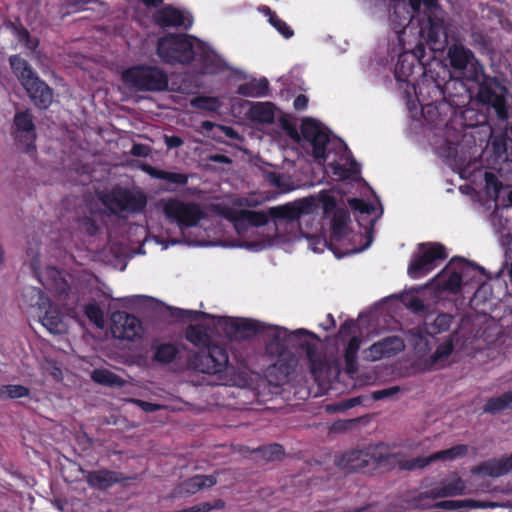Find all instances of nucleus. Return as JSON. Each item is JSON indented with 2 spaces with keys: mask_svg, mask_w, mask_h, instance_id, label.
Instances as JSON below:
<instances>
[{
  "mask_svg": "<svg viewBox=\"0 0 512 512\" xmlns=\"http://www.w3.org/2000/svg\"><path fill=\"white\" fill-rule=\"evenodd\" d=\"M189 367L193 370L213 376V385H226L228 382L229 355L227 349L212 343L192 354L188 359Z\"/></svg>",
  "mask_w": 512,
  "mask_h": 512,
  "instance_id": "obj_1",
  "label": "nucleus"
},
{
  "mask_svg": "<svg viewBox=\"0 0 512 512\" xmlns=\"http://www.w3.org/2000/svg\"><path fill=\"white\" fill-rule=\"evenodd\" d=\"M195 41L196 37L189 34L168 33L158 39L156 53L166 64L186 66L195 59Z\"/></svg>",
  "mask_w": 512,
  "mask_h": 512,
  "instance_id": "obj_2",
  "label": "nucleus"
},
{
  "mask_svg": "<svg viewBox=\"0 0 512 512\" xmlns=\"http://www.w3.org/2000/svg\"><path fill=\"white\" fill-rule=\"evenodd\" d=\"M122 80L130 88L141 92H163L168 89L167 73L158 66L138 64L126 69Z\"/></svg>",
  "mask_w": 512,
  "mask_h": 512,
  "instance_id": "obj_3",
  "label": "nucleus"
},
{
  "mask_svg": "<svg viewBox=\"0 0 512 512\" xmlns=\"http://www.w3.org/2000/svg\"><path fill=\"white\" fill-rule=\"evenodd\" d=\"M100 200L111 214L120 212L141 214L148 203L147 195L142 189H130L118 185L103 194Z\"/></svg>",
  "mask_w": 512,
  "mask_h": 512,
  "instance_id": "obj_4",
  "label": "nucleus"
},
{
  "mask_svg": "<svg viewBox=\"0 0 512 512\" xmlns=\"http://www.w3.org/2000/svg\"><path fill=\"white\" fill-rule=\"evenodd\" d=\"M268 340L265 344V352L271 357L277 358L275 365H279L280 369H283L288 374L290 368L295 365V361L291 359L290 364L284 365L282 361L286 360L288 356L287 352V341L296 339L302 340V337L311 336L316 337V335L304 328H300L295 330L294 332H289L287 329L279 328V327H267L264 333Z\"/></svg>",
  "mask_w": 512,
  "mask_h": 512,
  "instance_id": "obj_5",
  "label": "nucleus"
},
{
  "mask_svg": "<svg viewBox=\"0 0 512 512\" xmlns=\"http://www.w3.org/2000/svg\"><path fill=\"white\" fill-rule=\"evenodd\" d=\"M390 454L384 451L383 445L368 446L365 449L350 450L335 460L336 465L348 472L368 471L377 465L387 462Z\"/></svg>",
  "mask_w": 512,
  "mask_h": 512,
  "instance_id": "obj_6",
  "label": "nucleus"
},
{
  "mask_svg": "<svg viewBox=\"0 0 512 512\" xmlns=\"http://www.w3.org/2000/svg\"><path fill=\"white\" fill-rule=\"evenodd\" d=\"M25 296L31 300V306L37 307L38 316L41 324L53 334H60L65 330L63 315L57 305L43 290L37 287H29L25 291Z\"/></svg>",
  "mask_w": 512,
  "mask_h": 512,
  "instance_id": "obj_7",
  "label": "nucleus"
},
{
  "mask_svg": "<svg viewBox=\"0 0 512 512\" xmlns=\"http://www.w3.org/2000/svg\"><path fill=\"white\" fill-rule=\"evenodd\" d=\"M163 213L167 220L176 223L179 227H195L205 217L199 204L185 202L177 198L168 199L163 206Z\"/></svg>",
  "mask_w": 512,
  "mask_h": 512,
  "instance_id": "obj_8",
  "label": "nucleus"
},
{
  "mask_svg": "<svg viewBox=\"0 0 512 512\" xmlns=\"http://www.w3.org/2000/svg\"><path fill=\"white\" fill-rule=\"evenodd\" d=\"M418 255H415L408 266V274L411 278L417 279L431 272L436 261L447 258V252L444 245L436 242L419 244Z\"/></svg>",
  "mask_w": 512,
  "mask_h": 512,
  "instance_id": "obj_9",
  "label": "nucleus"
},
{
  "mask_svg": "<svg viewBox=\"0 0 512 512\" xmlns=\"http://www.w3.org/2000/svg\"><path fill=\"white\" fill-rule=\"evenodd\" d=\"M13 137L18 149L26 154L36 151L37 138L34 116L29 109L16 112L13 118Z\"/></svg>",
  "mask_w": 512,
  "mask_h": 512,
  "instance_id": "obj_10",
  "label": "nucleus"
},
{
  "mask_svg": "<svg viewBox=\"0 0 512 512\" xmlns=\"http://www.w3.org/2000/svg\"><path fill=\"white\" fill-rule=\"evenodd\" d=\"M225 336L232 341L249 340L264 333L266 325L247 318L222 317L218 322Z\"/></svg>",
  "mask_w": 512,
  "mask_h": 512,
  "instance_id": "obj_11",
  "label": "nucleus"
},
{
  "mask_svg": "<svg viewBox=\"0 0 512 512\" xmlns=\"http://www.w3.org/2000/svg\"><path fill=\"white\" fill-rule=\"evenodd\" d=\"M470 263L462 257H453L434 278L435 287L450 294H457L462 287V276Z\"/></svg>",
  "mask_w": 512,
  "mask_h": 512,
  "instance_id": "obj_12",
  "label": "nucleus"
},
{
  "mask_svg": "<svg viewBox=\"0 0 512 512\" xmlns=\"http://www.w3.org/2000/svg\"><path fill=\"white\" fill-rule=\"evenodd\" d=\"M111 332L115 338L134 341L142 336V323L132 314L117 311L111 315Z\"/></svg>",
  "mask_w": 512,
  "mask_h": 512,
  "instance_id": "obj_13",
  "label": "nucleus"
},
{
  "mask_svg": "<svg viewBox=\"0 0 512 512\" xmlns=\"http://www.w3.org/2000/svg\"><path fill=\"white\" fill-rule=\"evenodd\" d=\"M301 133L303 138L311 143L313 157L316 160H326V150L330 137L323 130L321 124L312 118H307L301 124Z\"/></svg>",
  "mask_w": 512,
  "mask_h": 512,
  "instance_id": "obj_14",
  "label": "nucleus"
},
{
  "mask_svg": "<svg viewBox=\"0 0 512 512\" xmlns=\"http://www.w3.org/2000/svg\"><path fill=\"white\" fill-rule=\"evenodd\" d=\"M468 453V446L465 444H458L451 448L435 452L427 457H416L409 460H404L399 463V468L402 470L422 469L429 465L431 462L437 460H455L466 456Z\"/></svg>",
  "mask_w": 512,
  "mask_h": 512,
  "instance_id": "obj_15",
  "label": "nucleus"
},
{
  "mask_svg": "<svg viewBox=\"0 0 512 512\" xmlns=\"http://www.w3.org/2000/svg\"><path fill=\"white\" fill-rule=\"evenodd\" d=\"M195 61L202 74H216L225 68L224 60L205 42L196 38L194 48Z\"/></svg>",
  "mask_w": 512,
  "mask_h": 512,
  "instance_id": "obj_16",
  "label": "nucleus"
},
{
  "mask_svg": "<svg viewBox=\"0 0 512 512\" xmlns=\"http://www.w3.org/2000/svg\"><path fill=\"white\" fill-rule=\"evenodd\" d=\"M450 66L456 71H463L471 67V78L478 76V68L482 69L474 53L461 43H453L447 51Z\"/></svg>",
  "mask_w": 512,
  "mask_h": 512,
  "instance_id": "obj_17",
  "label": "nucleus"
},
{
  "mask_svg": "<svg viewBox=\"0 0 512 512\" xmlns=\"http://www.w3.org/2000/svg\"><path fill=\"white\" fill-rule=\"evenodd\" d=\"M420 36L431 46L442 44L447 40L444 15L432 13L420 20Z\"/></svg>",
  "mask_w": 512,
  "mask_h": 512,
  "instance_id": "obj_18",
  "label": "nucleus"
},
{
  "mask_svg": "<svg viewBox=\"0 0 512 512\" xmlns=\"http://www.w3.org/2000/svg\"><path fill=\"white\" fill-rule=\"evenodd\" d=\"M492 84H497L496 78L480 83L477 99L480 103L493 107L497 116L504 119L508 114L506 98L504 95L497 93Z\"/></svg>",
  "mask_w": 512,
  "mask_h": 512,
  "instance_id": "obj_19",
  "label": "nucleus"
},
{
  "mask_svg": "<svg viewBox=\"0 0 512 512\" xmlns=\"http://www.w3.org/2000/svg\"><path fill=\"white\" fill-rule=\"evenodd\" d=\"M31 102L39 110L48 109L54 98L53 89L38 75L22 86Z\"/></svg>",
  "mask_w": 512,
  "mask_h": 512,
  "instance_id": "obj_20",
  "label": "nucleus"
},
{
  "mask_svg": "<svg viewBox=\"0 0 512 512\" xmlns=\"http://www.w3.org/2000/svg\"><path fill=\"white\" fill-rule=\"evenodd\" d=\"M154 22L161 28L175 27L188 30L193 24L191 17L172 5H166L153 15Z\"/></svg>",
  "mask_w": 512,
  "mask_h": 512,
  "instance_id": "obj_21",
  "label": "nucleus"
},
{
  "mask_svg": "<svg viewBox=\"0 0 512 512\" xmlns=\"http://www.w3.org/2000/svg\"><path fill=\"white\" fill-rule=\"evenodd\" d=\"M85 480L91 488L105 491L116 484L127 482L130 478L124 476L121 472L102 468L89 471L85 476Z\"/></svg>",
  "mask_w": 512,
  "mask_h": 512,
  "instance_id": "obj_22",
  "label": "nucleus"
},
{
  "mask_svg": "<svg viewBox=\"0 0 512 512\" xmlns=\"http://www.w3.org/2000/svg\"><path fill=\"white\" fill-rule=\"evenodd\" d=\"M404 342L398 336H388L373 343L366 351V358L377 361L385 357H391L404 349Z\"/></svg>",
  "mask_w": 512,
  "mask_h": 512,
  "instance_id": "obj_23",
  "label": "nucleus"
},
{
  "mask_svg": "<svg viewBox=\"0 0 512 512\" xmlns=\"http://www.w3.org/2000/svg\"><path fill=\"white\" fill-rule=\"evenodd\" d=\"M310 203L304 199L299 204H284L269 209V216L273 219H280L293 222L300 218L303 213L308 212Z\"/></svg>",
  "mask_w": 512,
  "mask_h": 512,
  "instance_id": "obj_24",
  "label": "nucleus"
},
{
  "mask_svg": "<svg viewBox=\"0 0 512 512\" xmlns=\"http://www.w3.org/2000/svg\"><path fill=\"white\" fill-rule=\"evenodd\" d=\"M142 170L154 179L164 180L167 184L175 186L166 187L167 191H174L176 187H183L188 183V175L185 173L161 170L149 164L144 165Z\"/></svg>",
  "mask_w": 512,
  "mask_h": 512,
  "instance_id": "obj_25",
  "label": "nucleus"
},
{
  "mask_svg": "<svg viewBox=\"0 0 512 512\" xmlns=\"http://www.w3.org/2000/svg\"><path fill=\"white\" fill-rule=\"evenodd\" d=\"M421 70L419 61L415 54L410 52L401 53L395 65V78L399 82H409V78L414 74V70Z\"/></svg>",
  "mask_w": 512,
  "mask_h": 512,
  "instance_id": "obj_26",
  "label": "nucleus"
},
{
  "mask_svg": "<svg viewBox=\"0 0 512 512\" xmlns=\"http://www.w3.org/2000/svg\"><path fill=\"white\" fill-rule=\"evenodd\" d=\"M227 218L235 223H248L255 227H262L268 223L269 215L263 211L247 209L229 210Z\"/></svg>",
  "mask_w": 512,
  "mask_h": 512,
  "instance_id": "obj_27",
  "label": "nucleus"
},
{
  "mask_svg": "<svg viewBox=\"0 0 512 512\" xmlns=\"http://www.w3.org/2000/svg\"><path fill=\"white\" fill-rule=\"evenodd\" d=\"M349 221L350 214L346 209H337L334 212L331 224V241L341 242L348 237L350 233L348 226Z\"/></svg>",
  "mask_w": 512,
  "mask_h": 512,
  "instance_id": "obj_28",
  "label": "nucleus"
},
{
  "mask_svg": "<svg viewBox=\"0 0 512 512\" xmlns=\"http://www.w3.org/2000/svg\"><path fill=\"white\" fill-rule=\"evenodd\" d=\"M466 485L461 478H456L441 487L435 488L429 492L422 493L420 499L423 498H445L464 494Z\"/></svg>",
  "mask_w": 512,
  "mask_h": 512,
  "instance_id": "obj_29",
  "label": "nucleus"
},
{
  "mask_svg": "<svg viewBox=\"0 0 512 512\" xmlns=\"http://www.w3.org/2000/svg\"><path fill=\"white\" fill-rule=\"evenodd\" d=\"M9 65L22 86L38 75L29 62L18 54L9 57Z\"/></svg>",
  "mask_w": 512,
  "mask_h": 512,
  "instance_id": "obj_30",
  "label": "nucleus"
},
{
  "mask_svg": "<svg viewBox=\"0 0 512 512\" xmlns=\"http://www.w3.org/2000/svg\"><path fill=\"white\" fill-rule=\"evenodd\" d=\"M251 121L261 124H272L275 120V106L271 102H256L249 109Z\"/></svg>",
  "mask_w": 512,
  "mask_h": 512,
  "instance_id": "obj_31",
  "label": "nucleus"
},
{
  "mask_svg": "<svg viewBox=\"0 0 512 512\" xmlns=\"http://www.w3.org/2000/svg\"><path fill=\"white\" fill-rule=\"evenodd\" d=\"M237 93L244 97H266L269 94V82L266 78L253 79L240 84L237 88Z\"/></svg>",
  "mask_w": 512,
  "mask_h": 512,
  "instance_id": "obj_32",
  "label": "nucleus"
},
{
  "mask_svg": "<svg viewBox=\"0 0 512 512\" xmlns=\"http://www.w3.org/2000/svg\"><path fill=\"white\" fill-rule=\"evenodd\" d=\"M185 338L188 342L197 347L198 350L204 349V347L214 343L207 328L200 324L189 325L185 330Z\"/></svg>",
  "mask_w": 512,
  "mask_h": 512,
  "instance_id": "obj_33",
  "label": "nucleus"
},
{
  "mask_svg": "<svg viewBox=\"0 0 512 512\" xmlns=\"http://www.w3.org/2000/svg\"><path fill=\"white\" fill-rule=\"evenodd\" d=\"M152 349L154 350L152 360L160 364L172 363L179 353L177 345L169 342L152 344Z\"/></svg>",
  "mask_w": 512,
  "mask_h": 512,
  "instance_id": "obj_34",
  "label": "nucleus"
},
{
  "mask_svg": "<svg viewBox=\"0 0 512 512\" xmlns=\"http://www.w3.org/2000/svg\"><path fill=\"white\" fill-rule=\"evenodd\" d=\"M360 343V339L354 336L349 340L344 350L345 370L348 374H354L358 371L357 359Z\"/></svg>",
  "mask_w": 512,
  "mask_h": 512,
  "instance_id": "obj_35",
  "label": "nucleus"
},
{
  "mask_svg": "<svg viewBox=\"0 0 512 512\" xmlns=\"http://www.w3.org/2000/svg\"><path fill=\"white\" fill-rule=\"evenodd\" d=\"M454 317L448 313H440L436 316L433 322H425V332L429 336H436L438 334L449 331Z\"/></svg>",
  "mask_w": 512,
  "mask_h": 512,
  "instance_id": "obj_36",
  "label": "nucleus"
},
{
  "mask_svg": "<svg viewBox=\"0 0 512 512\" xmlns=\"http://www.w3.org/2000/svg\"><path fill=\"white\" fill-rule=\"evenodd\" d=\"M505 409H512V391L489 398L483 407L484 412L490 414H497Z\"/></svg>",
  "mask_w": 512,
  "mask_h": 512,
  "instance_id": "obj_37",
  "label": "nucleus"
},
{
  "mask_svg": "<svg viewBox=\"0 0 512 512\" xmlns=\"http://www.w3.org/2000/svg\"><path fill=\"white\" fill-rule=\"evenodd\" d=\"M91 378L94 382L108 387H122L124 380L114 372L107 369H95Z\"/></svg>",
  "mask_w": 512,
  "mask_h": 512,
  "instance_id": "obj_38",
  "label": "nucleus"
},
{
  "mask_svg": "<svg viewBox=\"0 0 512 512\" xmlns=\"http://www.w3.org/2000/svg\"><path fill=\"white\" fill-rule=\"evenodd\" d=\"M217 480L212 475H196L184 481V489L186 492L194 494L203 488L212 487Z\"/></svg>",
  "mask_w": 512,
  "mask_h": 512,
  "instance_id": "obj_39",
  "label": "nucleus"
},
{
  "mask_svg": "<svg viewBox=\"0 0 512 512\" xmlns=\"http://www.w3.org/2000/svg\"><path fill=\"white\" fill-rule=\"evenodd\" d=\"M473 472L490 477H499L507 474V469L504 468L502 459H492L479 464Z\"/></svg>",
  "mask_w": 512,
  "mask_h": 512,
  "instance_id": "obj_40",
  "label": "nucleus"
},
{
  "mask_svg": "<svg viewBox=\"0 0 512 512\" xmlns=\"http://www.w3.org/2000/svg\"><path fill=\"white\" fill-rule=\"evenodd\" d=\"M389 22L391 29L397 35L399 41H401V34L405 32L406 27L410 23V17L408 12L403 11V14L395 9L389 16Z\"/></svg>",
  "mask_w": 512,
  "mask_h": 512,
  "instance_id": "obj_41",
  "label": "nucleus"
},
{
  "mask_svg": "<svg viewBox=\"0 0 512 512\" xmlns=\"http://www.w3.org/2000/svg\"><path fill=\"white\" fill-rule=\"evenodd\" d=\"M30 389L20 384H7L0 386V398L18 399L28 397Z\"/></svg>",
  "mask_w": 512,
  "mask_h": 512,
  "instance_id": "obj_42",
  "label": "nucleus"
},
{
  "mask_svg": "<svg viewBox=\"0 0 512 512\" xmlns=\"http://www.w3.org/2000/svg\"><path fill=\"white\" fill-rule=\"evenodd\" d=\"M453 338L450 335L443 343L439 344L435 352L430 357L431 365H438L439 362L446 360L453 352Z\"/></svg>",
  "mask_w": 512,
  "mask_h": 512,
  "instance_id": "obj_43",
  "label": "nucleus"
},
{
  "mask_svg": "<svg viewBox=\"0 0 512 512\" xmlns=\"http://www.w3.org/2000/svg\"><path fill=\"white\" fill-rule=\"evenodd\" d=\"M190 104L192 107L198 110H204L208 112H215L220 107V102L217 97L212 96H197L194 97Z\"/></svg>",
  "mask_w": 512,
  "mask_h": 512,
  "instance_id": "obj_44",
  "label": "nucleus"
},
{
  "mask_svg": "<svg viewBox=\"0 0 512 512\" xmlns=\"http://www.w3.org/2000/svg\"><path fill=\"white\" fill-rule=\"evenodd\" d=\"M255 452L266 461L280 460L285 454L282 445L277 443L261 446Z\"/></svg>",
  "mask_w": 512,
  "mask_h": 512,
  "instance_id": "obj_45",
  "label": "nucleus"
},
{
  "mask_svg": "<svg viewBox=\"0 0 512 512\" xmlns=\"http://www.w3.org/2000/svg\"><path fill=\"white\" fill-rule=\"evenodd\" d=\"M84 314L96 327L103 328L104 312L95 301L84 306Z\"/></svg>",
  "mask_w": 512,
  "mask_h": 512,
  "instance_id": "obj_46",
  "label": "nucleus"
},
{
  "mask_svg": "<svg viewBox=\"0 0 512 512\" xmlns=\"http://www.w3.org/2000/svg\"><path fill=\"white\" fill-rule=\"evenodd\" d=\"M270 24L286 39L293 36L294 32L290 26L279 16L267 7Z\"/></svg>",
  "mask_w": 512,
  "mask_h": 512,
  "instance_id": "obj_47",
  "label": "nucleus"
},
{
  "mask_svg": "<svg viewBox=\"0 0 512 512\" xmlns=\"http://www.w3.org/2000/svg\"><path fill=\"white\" fill-rule=\"evenodd\" d=\"M268 181L283 193L290 192L294 189L290 178L277 172H271L268 175Z\"/></svg>",
  "mask_w": 512,
  "mask_h": 512,
  "instance_id": "obj_48",
  "label": "nucleus"
},
{
  "mask_svg": "<svg viewBox=\"0 0 512 512\" xmlns=\"http://www.w3.org/2000/svg\"><path fill=\"white\" fill-rule=\"evenodd\" d=\"M435 508L446 509V510H456L463 507H479L475 500L467 499V500H444L435 503Z\"/></svg>",
  "mask_w": 512,
  "mask_h": 512,
  "instance_id": "obj_49",
  "label": "nucleus"
},
{
  "mask_svg": "<svg viewBox=\"0 0 512 512\" xmlns=\"http://www.w3.org/2000/svg\"><path fill=\"white\" fill-rule=\"evenodd\" d=\"M410 2H411V6L413 7V9H419L420 4L423 3L424 8H425L423 17H427V16L431 15L432 13H434L436 15L444 14L443 10L438 5L437 0H410Z\"/></svg>",
  "mask_w": 512,
  "mask_h": 512,
  "instance_id": "obj_50",
  "label": "nucleus"
},
{
  "mask_svg": "<svg viewBox=\"0 0 512 512\" xmlns=\"http://www.w3.org/2000/svg\"><path fill=\"white\" fill-rule=\"evenodd\" d=\"M348 203L352 210L359 212L361 215H371L375 212L374 204L361 198H351Z\"/></svg>",
  "mask_w": 512,
  "mask_h": 512,
  "instance_id": "obj_51",
  "label": "nucleus"
},
{
  "mask_svg": "<svg viewBox=\"0 0 512 512\" xmlns=\"http://www.w3.org/2000/svg\"><path fill=\"white\" fill-rule=\"evenodd\" d=\"M6 27L11 30L21 44H23L24 41H29L30 32L21 23L9 21Z\"/></svg>",
  "mask_w": 512,
  "mask_h": 512,
  "instance_id": "obj_52",
  "label": "nucleus"
},
{
  "mask_svg": "<svg viewBox=\"0 0 512 512\" xmlns=\"http://www.w3.org/2000/svg\"><path fill=\"white\" fill-rule=\"evenodd\" d=\"M401 391L399 386H391L384 389L376 390L371 393V398L374 401H380L387 398H392Z\"/></svg>",
  "mask_w": 512,
  "mask_h": 512,
  "instance_id": "obj_53",
  "label": "nucleus"
},
{
  "mask_svg": "<svg viewBox=\"0 0 512 512\" xmlns=\"http://www.w3.org/2000/svg\"><path fill=\"white\" fill-rule=\"evenodd\" d=\"M407 307L417 314H424L427 311V306L418 296L411 297L407 302Z\"/></svg>",
  "mask_w": 512,
  "mask_h": 512,
  "instance_id": "obj_54",
  "label": "nucleus"
},
{
  "mask_svg": "<svg viewBox=\"0 0 512 512\" xmlns=\"http://www.w3.org/2000/svg\"><path fill=\"white\" fill-rule=\"evenodd\" d=\"M200 312L194 310H185L176 308L174 309L172 315L179 320H197L200 316Z\"/></svg>",
  "mask_w": 512,
  "mask_h": 512,
  "instance_id": "obj_55",
  "label": "nucleus"
},
{
  "mask_svg": "<svg viewBox=\"0 0 512 512\" xmlns=\"http://www.w3.org/2000/svg\"><path fill=\"white\" fill-rule=\"evenodd\" d=\"M329 167L331 168L333 175L340 180H345L351 177V170L338 163H330Z\"/></svg>",
  "mask_w": 512,
  "mask_h": 512,
  "instance_id": "obj_56",
  "label": "nucleus"
},
{
  "mask_svg": "<svg viewBox=\"0 0 512 512\" xmlns=\"http://www.w3.org/2000/svg\"><path fill=\"white\" fill-rule=\"evenodd\" d=\"M82 227L89 236H95L99 230L96 221L90 217H85L82 220Z\"/></svg>",
  "mask_w": 512,
  "mask_h": 512,
  "instance_id": "obj_57",
  "label": "nucleus"
},
{
  "mask_svg": "<svg viewBox=\"0 0 512 512\" xmlns=\"http://www.w3.org/2000/svg\"><path fill=\"white\" fill-rule=\"evenodd\" d=\"M322 205L324 214H329L332 211L335 212L338 209L336 199L331 195H324L322 197Z\"/></svg>",
  "mask_w": 512,
  "mask_h": 512,
  "instance_id": "obj_58",
  "label": "nucleus"
},
{
  "mask_svg": "<svg viewBox=\"0 0 512 512\" xmlns=\"http://www.w3.org/2000/svg\"><path fill=\"white\" fill-rule=\"evenodd\" d=\"M164 141L168 149L179 148L184 144L183 139L177 135H165Z\"/></svg>",
  "mask_w": 512,
  "mask_h": 512,
  "instance_id": "obj_59",
  "label": "nucleus"
},
{
  "mask_svg": "<svg viewBox=\"0 0 512 512\" xmlns=\"http://www.w3.org/2000/svg\"><path fill=\"white\" fill-rule=\"evenodd\" d=\"M354 326H355L354 320L348 319V320L344 321L339 327V331H338L339 336L340 337H348L352 333V329L354 328Z\"/></svg>",
  "mask_w": 512,
  "mask_h": 512,
  "instance_id": "obj_60",
  "label": "nucleus"
},
{
  "mask_svg": "<svg viewBox=\"0 0 512 512\" xmlns=\"http://www.w3.org/2000/svg\"><path fill=\"white\" fill-rule=\"evenodd\" d=\"M137 404L145 412H156L162 408V405H160V404L143 401V400H137Z\"/></svg>",
  "mask_w": 512,
  "mask_h": 512,
  "instance_id": "obj_61",
  "label": "nucleus"
},
{
  "mask_svg": "<svg viewBox=\"0 0 512 512\" xmlns=\"http://www.w3.org/2000/svg\"><path fill=\"white\" fill-rule=\"evenodd\" d=\"M149 148L146 145L134 144L131 149V154L137 157H146L148 155Z\"/></svg>",
  "mask_w": 512,
  "mask_h": 512,
  "instance_id": "obj_62",
  "label": "nucleus"
},
{
  "mask_svg": "<svg viewBox=\"0 0 512 512\" xmlns=\"http://www.w3.org/2000/svg\"><path fill=\"white\" fill-rule=\"evenodd\" d=\"M293 105L296 110H303L308 105V98L305 95L300 94L295 98Z\"/></svg>",
  "mask_w": 512,
  "mask_h": 512,
  "instance_id": "obj_63",
  "label": "nucleus"
},
{
  "mask_svg": "<svg viewBox=\"0 0 512 512\" xmlns=\"http://www.w3.org/2000/svg\"><path fill=\"white\" fill-rule=\"evenodd\" d=\"M361 404V398L360 397H353L347 400H344L341 403V408L343 410L351 409L357 405Z\"/></svg>",
  "mask_w": 512,
  "mask_h": 512,
  "instance_id": "obj_64",
  "label": "nucleus"
}]
</instances>
